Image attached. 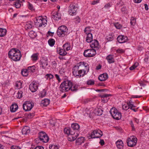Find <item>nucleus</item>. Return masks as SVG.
Segmentation results:
<instances>
[{
  "label": "nucleus",
  "instance_id": "f257e3e1",
  "mask_svg": "<svg viewBox=\"0 0 149 149\" xmlns=\"http://www.w3.org/2000/svg\"><path fill=\"white\" fill-rule=\"evenodd\" d=\"M8 55L10 58L15 61H19L22 56L20 50L16 48L11 49L8 52Z\"/></svg>",
  "mask_w": 149,
  "mask_h": 149
},
{
  "label": "nucleus",
  "instance_id": "f03ea898",
  "mask_svg": "<svg viewBox=\"0 0 149 149\" xmlns=\"http://www.w3.org/2000/svg\"><path fill=\"white\" fill-rule=\"evenodd\" d=\"M64 133L68 135V139L69 141H72L75 140L79 135L77 133L72 131L70 128H65L64 130Z\"/></svg>",
  "mask_w": 149,
  "mask_h": 149
},
{
  "label": "nucleus",
  "instance_id": "7ed1b4c3",
  "mask_svg": "<svg viewBox=\"0 0 149 149\" xmlns=\"http://www.w3.org/2000/svg\"><path fill=\"white\" fill-rule=\"evenodd\" d=\"M58 35L61 37H66L69 33L68 29L65 25H62L59 26L57 31Z\"/></svg>",
  "mask_w": 149,
  "mask_h": 149
},
{
  "label": "nucleus",
  "instance_id": "20e7f679",
  "mask_svg": "<svg viewBox=\"0 0 149 149\" xmlns=\"http://www.w3.org/2000/svg\"><path fill=\"white\" fill-rule=\"evenodd\" d=\"M71 85L70 81L68 80L64 81L61 84L60 86V91L63 92L68 91H69L68 88Z\"/></svg>",
  "mask_w": 149,
  "mask_h": 149
},
{
  "label": "nucleus",
  "instance_id": "39448f33",
  "mask_svg": "<svg viewBox=\"0 0 149 149\" xmlns=\"http://www.w3.org/2000/svg\"><path fill=\"white\" fill-rule=\"evenodd\" d=\"M110 112L114 119L116 120H119L121 119L122 116L121 113L115 108L113 107L111 108Z\"/></svg>",
  "mask_w": 149,
  "mask_h": 149
},
{
  "label": "nucleus",
  "instance_id": "423d86ee",
  "mask_svg": "<svg viewBox=\"0 0 149 149\" xmlns=\"http://www.w3.org/2000/svg\"><path fill=\"white\" fill-rule=\"evenodd\" d=\"M72 73L74 76L77 78H80L83 77L87 74L84 72V71L80 69L78 70L76 65H75L72 69Z\"/></svg>",
  "mask_w": 149,
  "mask_h": 149
},
{
  "label": "nucleus",
  "instance_id": "0eeeda50",
  "mask_svg": "<svg viewBox=\"0 0 149 149\" xmlns=\"http://www.w3.org/2000/svg\"><path fill=\"white\" fill-rule=\"evenodd\" d=\"M76 65L78 70L80 69L83 70L84 73L86 72L87 70V72H88L89 67L88 64L86 63L81 62Z\"/></svg>",
  "mask_w": 149,
  "mask_h": 149
},
{
  "label": "nucleus",
  "instance_id": "6e6552de",
  "mask_svg": "<svg viewBox=\"0 0 149 149\" xmlns=\"http://www.w3.org/2000/svg\"><path fill=\"white\" fill-rule=\"evenodd\" d=\"M102 132L99 130H94L91 134H89V139L98 138L102 135Z\"/></svg>",
  "mask_w": 149,
  "mask_h": 149
},
{
  "label": "nucleus",
  "instance_id": "1a4fd4ad",
  "mask_svg": "<svg viewBox=\"0 0 149 149\" xmlns=\"http://www.w3.org/2000/svg\"><path fill=\"white\" fill-rule=\"evenodd\" d=\"M47 20L44 18H43L42 16H39L36 18L35 21V24L37 26L41 27L46 24Z\"/></svg>",
  "mask_w": 149,
  "mask_h": 149
},
{
  "label": "nucleus",
  "instance_id": "9d476101",
  "mask_svg": "<svg viewBox=\"0 0 149 149\" xmlns=\"http://www.w3.org/2000/svg\"><path fill=\"white\" fill-rule=\"evenodd\" d=\"M137 139L134 136L129 137L127 140V144L128 146L132 147L136 145L137 143Z\"/></svg>",
  "mask_w": 149,
  "mask_h": 149
},
{
  "label": "nucleus",
  "instance_id": "9b49d317",
  "mask_svg": "<svg viewBox=\"0 0 149 149\" xmlns=\"http://www.w3.org/2000/svg\"><path fill=\"white\" fill-rule=\"evenodd\" d=\"M39 139L44 143H47L49 141V138L47 134L44 132L41 131L39 133Z\"/></svg>",
  "mask_w": 149,
  "mask_h": 149
},
{
  "label": "nucleus",
  "instance_id": "f8f14e48",
  "mask_svg": "<svg viewBox=\"0 0 149 149\" xmlns=\"http://www.w3.org/2000/svg\"><path fill=\"white\" fill-rule=\"evenodd\" d=\"M96 54L95 49H88L84 51V56L86 57H91L94 56Z\"/></svg>",
  "mask_w": 149,
  "mask_h": 149
},
{
  "label": "nucleus",
  "instance_id": "ddd939ff",
  "mask_svg": "<svg viewBox=\"0 0 149 149\" xmlns=\"http://www.w3.org/2000/svg\"><path fill=\"white\" fill-rule=\"evenodd\" d=\"M33 106V103L29 101L25 102L23 104V109L25 111H27L30 110Z\"/></svg>",
  "mask_w": 149,
  "mask_h": 149
},
{
  "label": "nucleus",
  "instance_id": "4468645a",
  "mask_svg": "<svg viewBox=\"0 0 149 149\" xmlns=\"http://www.w3.org/2000/svg\"><path fill=\"white\" fill-rule=\"evenodd\" d=\"M127 37L124 35L119 36L117 38L118 41L120 43L125 42L127 40Z\"/></svg>",
  "mask_w": 149,
  "mask_h": 149
},
{
  "label": "nucleus",
  "instance_id": "2eb2a0df",
  "mask_svg": "<svg viewBox=\"0 0 149 149\" xmlns=\"http://www.w3.org/2000/svg\"><path fill=\"white\" fill-rule=\"evenodd\" d=\"M38 88V86L36 83H31L29 86V89L32 92H36Z\"/></svg>",
  "mask_w": 149,
  "mask_h": 149
},
{
  "label": "nucleus",
  "instance_id": "dca6fc26",
  "mask_svg": "<svg viewBox=\"0 0 149 149\" xmlns=\"http://www.w3.org/2000/svg\"><path fill=\"white\" fill-rule=\"evenodd\" d=\"M90 44V46L92 48H96L98 49L100 47L98 41L96 40H93Z\"/></svg>",
  "mask_w": 149,
  "mask_h": 149
},
{
  "label": "nucleus",
  "instance_id": "f3484780",
  "mask_svg": "<svg viewBox=\"0 0 149 149\" xmlns=\"http://www.w3.org/2000/svg\"><path fill=\"white\" fill-rule=\"evenodd\" d=\"M110 96H111L110 94H104L100 95V96L102 98V102L104 103L108 101L109 99L108 97Z\"/></svg>",
  "mask_w": 149,
  "mask_h": 149
},
{
  "label": "nucleus",
  "instance_id": "a211bd4d",
  "mask_svg": "<svg viewBox=\"0 0 149 149\" xmlns=\"http://www.w3.org/2000/svg\"><path fill=\"white\" fill-rule=\"evenodd\" d=\"M30 132V128L29 127L27 126L24 127L22 130V133L23 134L27 135Z\"/></svg>",
  "mask_w": 149,
  "mask_h": 149
},
{
  "label": "nucleus",
  "instance_id": "6ab92c4d",
  "mask_svg": "<svg viewBox=\"0 0 149 149\" xmlns=\"http://www.w3.org/2000/svg\"><path fill=\"white\" fill-rule=\"evenodd\" d=\"M108 75L107 74L104 73L100 75L98 77V79L101 81H104L107 79Z\"/></svg>",
  "mask_w": 149,
  "mask_h": 149
},
{
  "label": "nucleus",
  "instance_id": "aec40b11",
  "mask_svg": "<svg viewBox=\"0 0 149 149\" xmlns=\"http://www.w3.org/2000/svg\"><path fill=\"white\" fill-rule=\"evenodd\" d=\"M24 1V0H17L14 3L15 7L17 8H20L23 5L22 2Z\"/></svg>",
  "mask_w": 149,
  "mask_h": 149
},
{
  "label": "nucleus",
  "instance_id": "412c9836",
  "mask_svg": "<svg viewBox=\"0 0 149 149\" xmlns=\"http://www.w3.org/2000/svg\"><path fill=\"white\" fill-rule=\"evenodd\" d=\"M52 18L55 20H58L61 19L60 14L58 13H54L52 16Z\"/></svg>",
  "mask_w": 149,
  "mask_h": 149
},
{
  "label": "nucleus",
  "instance_id": "4be33fe9",
  "mask_svg": "<svg viewBox=\"0 0 149 149\" xmlns=\"http://www.w3.org/2000/svg\"><path fill=\"white\" fill-rule=\"evenodd\" d=\"M109 63H111L114 62L113 56L112 55H109L107 56L106 58Z\"/></svg>",
  "mask_w": 149,
  "mask_h": 149
},
{
  "label": "nucleus",
  "instance_id": "5701e85b",
  "mask_svg": "<svg viewBox=\"0 0 149 149\" xmlns=\"http://www.w3.org/2000/svg\"><path fill=\"white\" fill-rule=\"evenodd\" d=\"M57 51L58 54L61 56H65L67 54V52L65 49H61L60 47L57 48Z\"/></svg>",
  "mask_w": 149,
  "mask_h": 149
},
{
  "label": "nucleus",
  "instance_id": "b1692460",
  "mask_svg": "<svg viewBox=\"0 0 149 149\" xmlns=\"http://www.w3.org/2000/svg\"><path fill=\"white\" fill-rule=\"evenodd\" d=\"M71 127L74 130L79 131L80 126L77 123H73L72 124Z\"/></svg>",
  "mask_w": 149,
  "mask_h": 149
},
{
  "label": "nucleus",
  "instance_id": "393cba45",
  "mask_svg": "<svg viewBox=\"0 0 149 149\" xmlns=\"http://www.w3.org/2000/svg\"><path fill=\"white\" fill-rule=\"evenodd\" d=\"M40 63L42 65V68H44L45 66L48 65L47 59L46 58L45 59H42L41 60Z\"/></svg>",
  "mask_w": 149,
  "mask_h": 149
},
{
  "label": "nucleus",
  "instance_id": "a878e982",
  "mask_svg": "<svg viewBox=\"0 0 149 149\" xmlns=\"http://www.w3.org/2000/svg\"><path fill=\"white\" fill-rule=\"evenodd\" d=\"M49 100L47 99H45L41 101V106H47L49 103Z\"/></svg>",
  "mask_w": 149,
  "mask_h": 149
},
{
  "label": "nucleus",
  "instance_id": "bb28decb",
  "mask_svg": "<svg viewBox=\"0 0 149 149\" xmlns=\"http://www.w3.org/2000/svg\"><path fill=\"white\" fill-rule=\"evenodd\" d=\"M18 108V106L17 104H13L10 107V110L12 112H15L17 110Z\"/></svg>",
  "mask_w": 149,
  "mask_h": 149
},
{
  "label": "nucleus",
  "instance_id": "cd10ccee",
  "mask_svg": "<svg viewBox=\"0 0 149 149\" xmlns=\"http://www.w3.org/2000/svg\"><path fill=\"white\" fill-rule=\"evenodd\" d=\"M87 34V36L86 38V41L88 42H91L93 40L92 34L91 33H89Z\"/></svg>",
  "mask_w": 149,
  "mask_h": 149
},
{
  "label": "nucleus",
  "instance_id": "c85d7f7f",
  "mask_svg": "<svg viewBox=\"0 0 149 149\" xmlns=\"http://www.w3.org/2000/svg\"><path fill=\"white\" fill-rule=\"evenodd\" d=\"M85 140L84 138L83 137L79 138L76 141V143L77 145H80L82 143H84Z\"/></svg>",
  "mask_w": 149,
  "mask_h": 149
},
{
  "label": "nucleus",
  "instance_id": "c756f323",
  "mask_svg": "<svg viewBox=\"0 0 149 149\" xmlns=\"http://www.w3.org/2000/svg\"><path fill=\"white\" fill-rule=\"evenodd\" d=\"M71 85H70V87L68 88L69 90H71L72 91H76L77 90V86L75 85H73L71 81Z\"/></svg>",
  "mask_w": 149,
  "mask_h": 149
},
{
  "label": "nucleus",
  "instance_id": "7c9ffc66",
  "mask_svg": "<svg viewBox=\"0 0 149 149\" xmlns=\"http://www.w3.org/2000/svg\"><path fill=\"white\" fill-rule=\"evenodd\" d=\"M103 111L101 109L97 108L95 109L94 111V113L97 116H100L102 114Z\"/></svg>",
  "mask_w": 149,
  "mask_h": 149
},
{
  "label": "nucleus",
  "instance_id": "2f4dec72",
  "mask_svg": "<svg viewBox=\"0 0 149 149\" xmlns=\"http://www.w3.org/2000/svg\"><path fill=\"white\" fill-rule=\"evenodd\" d=\"M116 144L117 147L119 149L122 148L123 146V143L121 140H118L116 142Z\"/></svg>",
  "mask_w": 149,
  "mask_h": 149
},
{
  "label": "nucleus",
  "instance_id": "473e14b6",
  "mask_svg": "<svg viewBox=\"0 0 149 149\" xmlns=\"http://www.w3.org/2000/svg\"><path fill=\"white\" fill-rule=\"evenodd\" d=\"M6 32L7 31L6 29L0 28V36L3 37L5 36L6 34Z\"/></svg>",
  "mask_w": 149,
  "mask_h": 149
},
{
  "label": "nucleus",
  "instance_id": "72a5a7b5",
  "mask_svg": "<svg viewBox=\"0 0 149 149\" xmlns=\"http://www.w3.org/2000/svg\"><path fill=\"white\" fill-rule=\"evenodd\" d=\"M33 22H27L25 26V28L26 29H30L32 26Z\"/></svg>",
  "mask_w": 149,
  "mask_h": 149
},
{
  "label": "nucleus",
  "instance_id": "f704fd0d",
  "mask_svg": "<svg viewBox=\"0 0 149 149\" xmlns=\"http://www.w3.org/2000/svg\"><path fill=\"white\" fill-rule=\"evenodd\" d=\"M38 54L35 53L33 54L31 56L33 61H35L38 59Z\"/></svg>",
  "mask_w": 149,
  "mask_h": 149
},
{
  "label": "nucleus",
  "instance_id": "c9c22d12",
  "mask_svg": "<svg viewBox=\"0 0 149 149\" xmlns=\"http://www.w3.org/2000/svg\"><path fill=\"white\" fill-rule=\"evenodd\" d=\"M48 43L50 46L52 47L54 45L55 41L53 39L50 38L48 40Z\"/></svg>",
  "mask_w": 149,
  "mask_h": 149
},
{
  "label": "nucleus",
  "instance_id": "e433bc0d",
  "mask_svg": "<svg viewBox=\"0 0 149 149\" xmlns=\"http://www.w3.org/2000/svg\"><path fill=\"white\" fill-rule=\"evenodd\" d=\"M46 91L45 89H44L41 92L40 95V97L41 98L43 97L46 95Z\"/></svg>",
  "mask_w": 149,
  "mask_h": 149
},
{
  "label": "nucleus",
  "instance_id": "4c0bfd02",
  "mask_svg": "<svg viewBox=\"0 0 149 149\" xmlns=\"http://www.w3.org/2000/svg\"><path fill=\"white\" fill-rule=\"evenodd\" d=\"M35 68L36 67L34 65L29 67L28 68V71L29 72H34L35 70Z\"/></svg>",
  "mask_w": 149,
  "mask_h": 149
},
{
  "label": "nucleus",
  "instance_id": "58836bf2",
  "mask_svg": "<svg viewBox=\"0 0 149 149\" xmlns=\"http://www.w3.org/2000/svg\"><path fill=\"white\" fill-rule=\"evenodd\" d=\"M77 10L70 9L69 10L68 12L70 15L73 16L76 15Z\"/></svg>",
  "mask_w": 149,
  "mask_h": 149
},
{
  "label": "nucleus",
  "instance_id": "ea45409f",
  "mask_svg": "<svg viewBox=\"0 0 149 149\" xmlns=\"http://www.w3.org/2000/svg\"><path fill=\"white\" fill-rule=\"evenodd\" d=\"M139 65V63L138 62H136L130 68V69L131 70H133L136 68Z\"/></svg>",
  "mask_w": 149,
  "mask_h": 149
},
{
  "label": "nucleus",
  "instance_id": "a19ab883",
  "mask_svg": "<svg viewBox=\"0 0 149 149\" xmlns=\"http://www.w3.org/2000/svg\"><path fill=\"white\" fill-rule=\"evenodd\" d=\"M91 31L92 30L90 29V27L89 26L86 27L84 30V32L86 34L91 33Z\"/></svg>",
  "mask_w": 149,
  "mask_h": 149
},
{
  "label": "nucleus",
  "instance_id": "79ce46f5",
  "mask_svg": "<svg viewBox=\"0 0 149 149\" xmlns=\"http://www.w3.org/2000/svg\"><path fill=\"white\" fill-rule=\"evenodd\" d=\"M92 109H88L86 108L85 109V111L87 115H89V116H91L93 115L92 114H91V111H92Z\"/></svg>",
  "mask_w": 149,
  "mask_h": 149
},
{
  "label": "nucleus",
  "instance_id": "37998d69",
  "mask_svg": "<svg viewBox=\"0 0 149 149\" xmlns=\"http://www.w3.org/2000/svg\"><path fill=\"white\" fill-rule=\"evenodd\" d=\"M132 101L131 100H130L127 102V104L129 106V108H130V109L132 108L136 107L132 103Z\"/></svg>",
  "mask_w": 149,
  "mask_h": 149
},
{
  "label": "nucleus",
  "instance_id": "c03bdc74",
  "mask_svg": "<svg viewBox=\"0 0 149 149\" xmlns=\"http://www.w3.org/2000/svg\"><path fill=\"white\" fill-rule=\"evenodd\" d=\"M69 9L77 10V7L76 5H74L73 4H71L69 6Z\"/></svg>",
  "mask_w": 149,
  "mask_h": 149
},
{
  "label": "nucleus",
  "instance_id": "a18cd8bd",
  "mask_svg": "<svg viewBox=\"0 0 149 149\" xmlns=\"http://www.w3.org/2000/svg\"><path fill=\"white\" fill-rule=\"evenodd\" d=\"M27 70L26 69H23L22 70L21 74L24 76H26L28 75Z\"/></svg>",
  "mask_w": 149,
  "mask_h": 149
},
{
  "label": "nucleus",
  "instance_id": "49530a36",
  "mask_svg": "<svg viewBox=\"0 0 149 149\" xmlns=\"http://www.w3.org/2000/svg\"><path fill=\"white\" fill-rule=\"evenodd\" d=\"M22 92L21 91H19L17 93V97L19 99L21 98L22 96Z\"/></svg>",
  "mask_w": 149,
  "mask_h": 149
},
{
  "label": "nucleus",
  "instance_id": "de8ad7c7",
  "mask_svg": "<svg viewBox=\"0 0 149 149\" xmlns=\"http://www.w3.org/2000/svg\"><path fill=\"white\" fill-rule=\"evenodd\" d=\"M22 83L20 81L17 82L15 85V86L17 87V89H20L22 88Z\"/></svg>",
  "mask_w": 149,
  "mask_h": 149
},
{
  "label": "nucleus",
  "instance_id": "09e8293b",
  "mask_svg": "<svg viewBox=\"0 0 149 149\" xmlns=\"http://www.w3.org/2000/svg\"><path fill=\"white\" fill-rule=\"evenodd\" d=\"M136 22V20L135 18L134 17H132L131 19L130 23L132 25H134Z\"/></svg>",
  "mask_w": 149,
  "mask_h": 149
},
{
  "label": "nucleus",
  "instance_id": "8fccbe9b",
  "mask_svg": "<svg viewBox=\"0 0 149 149\" xmlns=\"http://www.w3.org/2000/svg\"><path fill=\"white\" fill-rule=\"evenodd\" d=\"M94 84V81L92 80H90L87 81V84L88 85H92Z\"/></svg>",
  "mask_w": 149,
  "mask_h": 149
},
{
  "label": "nucleus",
  "instance_id": "3c124183",
  "mask_svg": "<svg viewBox=\"0 0 149 149\" xmlns=\"http://www.w3.org/2000/svg\"><path fill=\"white\" fill-rule=\"evenodd\" d=\"M91 100L90 99H85L82 100V103L84 104H86L90 102Z\"/></svg>",
  "mask_w": 149,
  "mask_h": 149
},
{
  "label": "nucleus",
  "instance_id": "603ef678",
  "mask_svg": "<svg viewBox=\"0 0 149 149\" xmlns=\"http://www.w3.org/2000/svg\"><path fill=\"white\" fill-rule=\"evenodd\" d=\"M49 148L50 149H57L58 147L55 145H49Z\"/></svg>",
  "mask_w": 149,
  "mask_h": 149
},
{
  "label": "nucleus",
  "instance_id": "864d4df0",
  "mask_svg": "<svg viewBox=\"0 0 149 149\" xmlns=\"http://www.w3.org/2000/svg\"><path fill=\"white\" fill-rule=\"evenodd\" d=\"M114 25L115 27L117 29H120L121 27V25L120 24H119L118 23H115L114 24Z\"/></svg>",
  "mask_w": 149,
  "mask_h": 149
},
{
  "label": "nucleus",
  "instance_id": "5fc2aeb1",
  "mask_svg": "<svg viewBox=\"0 0 149 149\" xmlns=\"http://www.w3.org/2000/svg\"><path fill=\"white\" fill-rule=\"evenodd\" d=\"M34 116V113L33 112L29 113L28 115V117L29 118H32Z\"/></svg>",
  "mask_w": 149,
  "mask_h": 149
},
{
  "label": "nucleus",
  "instance_id": "6e6d98bb",
  "mask_svg": "<svg viewBox=\"0 0 149 149\" xmlns=\"http://www.w3.org/2000/svg\"><path fill=\"white\" fill-rule=\"evenodd\" d=\"M46 77H47L46 78L47 79L48 78H49V79H52L54 77L53 75L51 74H47L46 75Z\"/></svg>",
  "mask_w": 149,
  "mask_h": 149
},
{
  "label": "nucleus",
  "instance_id": "4d7b16f0",
  "mask_svg": "<svg viewBox=\"0 0 149 149\" xmlns=\"http://www.w3.org/2000/svg\"><path fill=\"white\" fill-rule=\"evenodd\" d=\"M28 7L29 9L31 10H34V8H33V5L31 4V3H29V5Z\"/></svg>",
  "mask_w": 149,
  "mask_h": 149
},
{
  "label": "nucleus",
  "instance_id": "13d9d810",
  "mask_svg": "<svg viewBox=\"0 0 149 149\" xmlns=\"http://www.w3.org/2000/svg\"><path fill=\"white\" fill-rule=\"evenodd\" d=\"M121 11L124 13H127V9L125 7L122 8L121 9Z\"/></svg>",
  "mask_w": 149,
  "mask_h": 149
},
{
  "label": "nucleus",
  "instance_id": "bf43d9fd",
  "mask_svg": "<svg viewBox=\"0 0 149 149\" xmlns=\"http://www.w3.org/2000/svg\"><path fill=\"white\" fill-rule=\"evenodd\" d=\"M113 37L112 36L109 35L107 37V39L108 40V41H111L113 40Z\"/></svg>",
  "mask_w": 149,
  "mask_h": 149
},
{
  "label": "nucleus",
  "instance_id": "052dcab7",
  "mask_svg": "<svg viewBox=\"0 0 149 149\" xmlns=\"http://www.w3.org/2000/svg\"><path fill=\"white\" fill-rule=\"evenodd\" d=\"M129 107L128 105H124L122 106V109H123L125 110H127L129 109Z\"/></svg>",
  "mask_w": 149,
  "mask_h": 149
},
{
  "label": "nucleus",
  "instance_id": "680f3d73",
  "mask_svg": "<svg viewBox=\"0 0 149 149\" xmlns=\"http://www.w3.org/2000/svg\"><path fill=\"white\" fill-rule=\"evenodd\" d=\"M11 149H21L20 147L18 146H11Z\"/></svg>",
  "mask_w": 149,
  "mask_h": 149
},
{
  "label": "nucleus",
  "instance_id": "e2e57ef3",
  "mask_svg": "<svg viewBox=\"0 0 149 149\" xmlns=\"http://www.w3.org/2000/svg\"><path fill=\"white\" fill-rule=\"evenodd\" d=\"M130 124V125H131V126L132 127V130H133V131L135 129L134 127V125L133 123V122L132 121H131Z\"/></svg>",
  "mask_w": 149,
  "mask_h": 149
},
{
  "label": "nucleus",
  "instance_id": "0e129e2a",
  "mask_svg": "<svg viewBox=\"0 0 149 149\" xmlns=\"http://www.w3.org/2000/svg\"><path fill=\"white\" fill-rule=\"evenodd\" d=\"M99 2V0L93 1L91 3L92 5H94L95 4L98 3Z\"/></svg>",
  "mask_w": 149,
  "mask_h": 149
},
{
  "label": "nucleus",
  "instance_id": "69168bd1",
  "mask_svg": "<svg viewBox=\"0 0 149 149\" xmlns=\"http://www.w3.org/2000/svg\"><path fill=\"white\" fill-rule=\"evenodd\" d=\"M33 149H44L43 147L41 146H37Z\"/></svg>",
  "mask_w": 149,
  "mask_h": 149
},
{
  "label": "nucleus",
  "instance_id": "338daca9",
  "mask_svg": "<svg viewBox=\"0 0 149 149\" xmlns=\"http://www.w3.org/2000/svg\"><path fill=\"white\" fill-rule=\"evenodd\" d=\"M99 143L101 145L103 146L104 144V141L103 139H100L99 142Z\"/></svg>",
  "mask_w": 149,
  "mask_h": 149
},
{
  "label": "nucleus",
  "instance_id": "774afa93",
  "mask_svg": "<svg viewBox=\"0 0 149 149\" xmlns=\"http://www.w3.org/2000/svg\"><path fill=\"white\" fill-rule=\"evenodd\" d=\"M110 7H111V6L109 3H108L106 4L104 6L105 8H109Z\"/></svg>",
  "mask_w": 149,
  "mask_h": 149
}]
</instances>
